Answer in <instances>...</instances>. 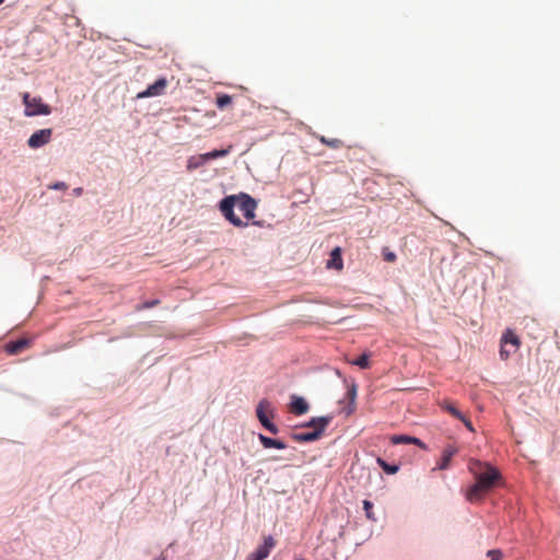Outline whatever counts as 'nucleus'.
I'll return each mask as SVG.
<instances>
[{
	"label": "nucleus",
	"mask_w": 560,
	"mask_h": 560,
	"mask_svg": "<svg viewBox=\"0 0 560 560\" xmlns=\"http://www.w3.org/2000/svg\"><path fill=\"white\" fill-rule=\"evenodd\" d=\"M468 468L476 482L467 489L466 499L469 502H478L499 483L501 474L489 464L475 459L469 462Z\"/></svg>",
	"instance_id": "nucleus-1"
},
{
	"label": "nucleus",
	"mask_w": 560,
	"mask_h": 560,
	"mask_svg": "<svg viewBox=\"0 0 560 560\" xmlns=\"http://www.w3.org/2000/svg\"><path fill=\"white\" fill-rule=\"evenodd\" d=\"M220 211L224 218L234 226H246L247 223L243 222L235 213L234 208H237L243 215L247 219L255 218V210L257 202L247 194L232 195L223 198L220 201Z\"/></svg>",
	"instance_id": "nucleus-2"
},
{
	"label": "nucleus",
	"mask_w": 560,
	"mask_h": 560,
	"mask_svg": "<svg viewBox=\"0 0 560 560\" xmlns=\"http://www.w3.org/2000/svg\"><path fill=\"white\" fill-rule=\"evenodd\" d=\"M23 103L25 105V116H37V115H49L51 113L50 106L44 104L40 97H31L28 93L23 96Z\"/></svg>",
	"instance_id": "nucleus-3"
},
{
	"label": "nucleus",
	"mask_w": 560,
	"mask_h": 560,
	"mask_svg": "<svg viewBox=\"0 0 560 560\" xmlns=\"http://www.w3.org/2000/svg\"><path fill=\"white\" fill-rule=\"evenodd\" d=\"M168 84L170 82L166 78H159L154 83L148 85L144 91L138 93L137 98H148L164 95Z\"/></svg>",
	"instance_id": "nucleus-4"
},
{
	"label": "nucleus",
	"mask_w": 560,
	"mask_h": 560,
	"mask_svg": "<svg viewBox=\"0 0 560 560\" xmlns=\"http://www.w3.org/2000/svg\"><path fill=\"white\" fill-rule=\"evenodd\" d=\"M266 411H271V405L268 400L262 399L256 409L257 417L265 429L272 434H277L279 431L278 427L268 419Z\"/></svg>",
	"instance_id": "nucleus-5"
},
{
	"label": "nucleus",
	"mask_w": 560,
	"mask_h": 560,
	"mask_svg": "<svg viewBox=\"0 0 560 560\" xmlns=\"http://www.w3.org/2000/svg\"><path fill=\"white\" fill-rule=\"evenodd\" d=\"M52 136V129L46 128L35 131L27 140V144L32 149H38L47 144Z\"/></svg>",
	"instance_id": "nucleus-6"
},
{
	"label": "nucleus",
	"mask_w": 560,
	"mask_h": 560,
	"mask_svg": "<svg viewBox=\"0 0 560 560\" xmlns=\"http://www.w3.org/2000/svg\"><path fill=\"white\" fill-rule=\"evenodd\" d=\"M275 545V539L271 536L266 537L264 545L259 546L255 552L249 553L246 560H265Z\"/></svg>",
	"instance_id": "nucleus-7"
},
{
	"label": "nucleus",
	"mask_w": 560,
	"mask_h": 560,
	"mask_svg": "<svg viewBox=\"0 0 560 560\" xmlns=\"http://www.w3.org/2000/svg\"><path fill=\"white\" fill-rule=\"evenodd\" d=\"M458 453V448L454 445H447L444 447L442 452L441 460L438 463L436 467L433 468V470H445L451 466V460L454 455Z\"/></svg>",
	"instance_id": "nucleus-8"
},
{
	"label": "nucleus",
	"mask_w": 560,
	"mask_h": 560,
	"mask_svg": "<svg viewBox=\"0 0 560 560\" xmlns=\"http://www.w3.org/2000/svg\"><path fill=\"white\" fill-rule=\"evenodd\" d=\"M331 419L332 417L330 416L313 418L305 424V427L313 428V431H319V434L322 435L325 429L330 423Z\"/></svg>",
	"instance_id": "nucleus-9"
},
{
	"label": "nucleus",
	"mask_w": 560,
	"mask_h": 560,
	"mask_svg": "<svg viewBox=\"0 0 560 560\" xmlns=\"http://www.w3.org/2000/svg\"><path fill=\"white\" fill-rule=\"evenodd\" d=\"M308 410V404L304 398L299 396H292V401L290 404V411L296 416L304 415Z\"/></svg>",
	"instance_id": "nucleus-10"
},
{
	"label": "nucleus",
	"mask_w": 560,
	"mask_h": 560,
	"mask_svg": "<svg viewBox=\"0 0 560 560\" xmlns=\"http://www.w3.org/2000/svg\"><path fill=\"white\" fill-rule=\"evenodd\" d=\"M30 345V341L25 338L19 339L16 341H11L5 345V351L8 354L15 355L25 350Z\"/></svg>",
	"instance_id": "nucleus-11"
},
{
	"label": "nucleus",
	"mask_w": 560,
	"mask_h": 560,
	"mask_svg": "<svg viewBox=\"0 0 560 560\" xmlns=\"http://www.w3.org/2000/svg\"><path fill=\"white\" fill-rule=\"evenodd\" d=\"M343 267V261L341 257L340 247H336L330 253V258L327 261V268H334L336 270H341Z\"/></svg>",
	"instance_id": "nucleus-12"
},
{
	"label": "nucleus",
	"mask_w": 560,
	"mask_h": 560,
	"mask_svg": "<svg viewBox=\"0 0 560 560\" xmlns=\"http://www.w3.org/2000/svg\"><path fill=\"white\" fill-rule=\"evenodd\" d=\"M392 442L394 444H415L418 445L420 448H425V444L421 440L409 435H394L392 438Z\"/></svg>",
	"instance_id": "nucleus-13"
},
{
	"label": "nucleus",
	"mask_w": 560,
	"mask_h": 560,
	"mask_svg": "<svg viewBox=\"0 0 560 560\" xmlns=\"http://www.w3.org/2000/svg\"><path fill=\"white\" fill-rule=\"evenodd\" d=\"M258 439L265 448L283 450L287 447V445L282 441L268 438L264 434H258Z\"/></svg>",
	"instance_id": "nucleus-14"
},
{
	"label": "nucleus",
	"mask_w": 560,
	"mask_h": 560,
	"mask_svg": "<svg viewBox=\"0 0 560 560\" xmlns=\"http://www.w3.org/2000/svg\"><path fill=\"white\" fill-rule=\"evenodd\" d=\"M292 439L296 442L303 443V442H313L318 440L322 435L319 434V431H311V432H301V433H293Z\"/></svg>",
	"instance_id": "nucleus-15"
},
{
	"label": "nucleus",
	"mask_w": 560,
	"mask_h": 560,
	"mask_svg": "<svg viewBox=\"0 0 560 560\" xmlns=\"http://www.w3.org/2000/svg\"><path fill=\"white\" fill-rule=\"evenodd\" d=\"M501 343L505 346L510 345L513 348L512 351H516L520 347V339L512 330L509 329L503 334Z\"/></svg>",
	"instance_id": "nucleus-16"
},
{
	"label": "nucleus",
	"mask_w": 560,
	"mask_h": 560,
	"mask_svg": "<svg viewBox=\"0 0 560 560\" xmlns=\"http://www.w3.org/2000/svg\"><path fill=\"white\" fill-rule=\"evenodd\" d=\"M205 163H206V160L203 158V154L190 156L187 161V170L188 171L197 170L200 166H202Z\"/></svg>",
	"instance_id": "nucleus-17"
},
{
	"label": "nucleus",
	"mask_w": 560,
	"mask_h": 560,
	"mask_svg": "<svg viewBox=\"0 0 560 560\" xmlns=\"http://www.w3.org/2000/svg\"><path fill=\"white\" fill-rule=\"evenodd\" d=\"M318 140L323 144H325V145H327V147H329L331 149H340V148L343 147V142L340 139H337V138H331L330 139V138H326L325 136H318Z\"/></svg>",
	"instance_id": "nucleus-18"
},
{
	"label": "nucleus",
	"mask_w": 560,
	"mask_h": 560,
	"mask_svg": "<svg viewBox=\"0 0 560 560\" xmlns=\"http://www.w3.org/2000/svg\"><path fill=\"white\" fill-rule=\"evenodd\" d=\"M229 152H230V149L213 150V151L203 153V158H205L206 162H208L210 160L223 158V156L228 155Z\"/></svg>",
	"instance_id": "nucleus-19"
},
{
	"label": "nucleus",
	"mask_w": 560,
	"mask_h": 560,
	"mask_svg": "<svg viewBox=\"0 0 560 560\" xmlns=\"http://www.w3.org/2000/svg\"><path fill=\"white\" fill-rule=\"evenodd\" d=\"M442 408L450 412L454 418L456 419H463V415L452 402L444 401L442 405Z\"/></svg>",
	"instance_id": "nucleus-20"
},
{
	"label": "nucleus",
	"mask_w": 560,
	"mask_h": 560,
	"mask_svg": "<svg viewBox=\"0 0 560 560\" xmlns=\"http://www.w3.org/2000/svg\"><path fill=\"white\" fill-rule=\"evenodd\" d=\"M352 364L358 365L361 369H369L370 368V355L368 353H363L359 358H357L354 361H352Z\"/></svg>",
	"instance_id": "nucleus-21"
},
{
	"label": "nucleus",
	"mask_w": 560,
	"mask_h": 560,
	"mask_svg": "<svg viewBox=\"0 0 560 560\" xmlns=\"http://www.w3.org/2000/svg\"><path fill=\"white\" fill-rule=\"evenodd\" d=\"M377 464L380 465V467L387 474H396L398 471V466L396 465H389L388 463H386L383 458L378 457L377 458Z\"/></svg>",
	"instance_id": "nucleus-22"
},
{
	"label": "nucleus",
	"mask_w": 560,
	"mask_h": 560,
	"mask_svg": "<svg viewBox=\"0 0 560 560\" xmlns=\"http://www.w3.org/2000/svg\"><path fill=\"white\" fill-rule=\"evenodd\" d=\"M232 103V97L228 94H220L217 97L215 104L218 108L223 109Z\"/></svg>",
	"instance_id": "nucleus-23"
},
{
	"label": "nucleus",
	"mask_w": 560,
	"mask_h": 560,
	"mask_svg": "<svg viewBox=\"0 0 560 560\" xmlns=\"http://www.w3.org/2000/svg\"><path fill=\"white\" fill-rule=\"evenodd\" d=\"M160 304V300L155 299V300H152V301H148V302H144L142 304H139L136 306V311H143V310H147V308H151V307H154L156 305Z\"/></svg>",
	"instance_id": "nucleus-24"
},
{
	"label": "nucleus",
	"mask_w": 560,
	"mask_h": 560,
	"mask_svg": "<svg viewBox=\"0 0 560 560\" xmlns=\"http://www.w3.org/2000/svg\"><path fill=\"white\" fill-rule=\"evenodd\" d=\"M487 556L490 558V560H501L503 557L501 550L499 549L489 550Z\"/></svg>",
	"instance_id": "nucleus-25"
},
{
	"label": "nucleus",
	"mask_w": 560,
	"mask_h": 560,
	"mask_svg": "<svg viewBox=\"0 0 560 560\" xmlns=\"http://www.w3.org/2000/svg\"><path fill=\"white\" fill-rule=\"evenodd\" d=\"M506 347L508 346L501 343L500 357H501L502 360H508L510 354H511V352H512Z\"/></svg>",
	"instance_id": "nucleus-26"
},
{
	"label": "nucleus",
	"mask_w": 560,
	"mask_h": 560,
	"mask_svg": "<svg viewBox=\"0 0 560 560\" xmlns=\"http://www.w3.org/2000/svg\"><path fill=\"white\" fill-rule=\"evenodd\" d=\"M49 189L66 190V189H68V185L63 182H57V183L50 185Z\"/></svg>",
	"instance_id": "nucleus-27"
},
{
	"label": "nucleus",
	"mask_w": 560,
	"mask_h": 560,
	"mask_svg": "<svg viewBox=\"0 0 560 560\" xmlns=\"http://www.w3.org/2000/svg\"><path fill=\"white\" fill-rule=\"evenodd\" d=\"M363 509H364V511L366 512V516H368L369 518H373V517H372V514H371V510L373 509V504H372V502H370V501H368V500H364V501H363Z\"/></svg>",
	"instance_id": "nucleus-28"
},
{
	"label": "nucleus",
	"mask_w": 560,
	"mask_h": 560,
	"mask_svg": "<svg viewBox=\"0 0 560 560\" xmlns=\"http://www.w3.org/2000/svg\"><path fill=\"white\" fill-rule=\"evenodd\" d=\"M459 420L465 424V427H466L469 431H471V432H474V431H475V430H474V427H472V424H471V422H470V420H469L465 415H463V419H459Z\"/></svg>",
	"instance_id": "nucleus-29"
},
{
	"label": "nucleus",
	"mask_w": 560,
	"mask_h": 560,
	"mask_svg": "<svg viewBox=\"0 0 560 560\" xmlns=\"http://www.w3.org/2000/svg\"><path fill=\"white\" fill-rule=\"evenodd\" d=\"M384 259L386 261L393 262V261L396 260V254L393 253V252H387V253L384 254Z\"/></svg>",
	"instance_id": "nucleus-30"
},
{
	"label": "nucleus",
	"mask_w": 560,
	"mask_h": 560,
	"mask_svg": "<svg viewBox=\"0 0 560 560\" xmlns=\"http://www.w3.org/2000/svg\"><path fill=\"white\" fill-rule=\"evenodd\" d=\"M72 192H73V195H74V196L79 197V196H81V195H82V192H83V188H82V187H77V188H74V189L72 190Z\"/></svg>",
	"instance_id": "nucleus-31"
},
{
	"label": "nucleus",
	"mask_w": 560,
	"mask_h": 560,
	"mask_svg": "<svg viewBox=\"0 0 560 560\" xmlns=\"http://www.w3.org/2000/svg\"><path fill=\"white\" fill-rule=\"evenodd\" d=\"M348 394H349V396H350L351 401H354V398H355V395H357V393H355V387L353 386V387L349 390V393H348Z\"/></svg>",
	"instance_id": "nucleus-32"
},
{
	"label": "nucleus",
	"mask_w": 560,
	"mask_h": 560,
	"mask_svg": "<svg viewBox=\"0 0 560 560\" xmlns=\"http://www.w3.org/2000/svg\"><path fill=\"white\" fill-rule=\"evenodd\" d=\"M4 2V0H0V4H2Z\"/></svg>",
	"instance_id": "nucleus-33"
}]
</instances>
